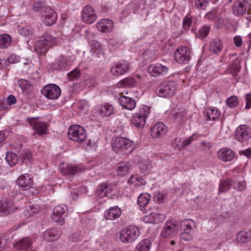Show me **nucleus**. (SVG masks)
<instances>
[{"mask_svg":"<svg viewBox=\"0 0 251 251\" xmlns=\"http://www.w3.org/2000/svg\"><path fill=\"white\" fill-rule=\"evenodd\" d=\"M113 150L116 153L124 154L130 153L134 149L133 142L127 138L117 137L112 144Z\"/></svg>","mask_w":251,"mask_h":251,"instance_id":"1","label":"nucleus"},{"mask_svg":"<svg viewBox=\"0 0 251 251\" xmlns=\"http://www.w3.org/2000/svg\"><path fill=\"white\" fill-rule=\"evenodd\" d=\"M56 45L55 38L49 34H45L35 42L34 49L39 55H45L50 48Z\"/></svg>","mask_w":251,"mask_h":251,"instance_id":"2","label":"nucleus"},{"mask_svg":"<svg viewBox=\"0 0 251 251\" xmlns=\"http://www.w3.org/2000/svg\"><path fill=\"white\" fill-rule=\"evenodd\" d=\"M150 114V107L143 105L139 111L133 116L131 120L132 124L138 128H143L146 124V119Z\"/></svg>","mask_w":251,"mask_h":251,"instance_id":"3","label":"nucleus"},{"mask_svg":"<svg viewBox=\"0 0 251 251\" xmlns=\"http://www.w3.org/2000/svg\"><path fill=\"white\" fill-rule=\"evenodd\" d=\"M233 14L237 17H241L245 14L251 13V4L247 0H236L232 5Z\"/></svg>","mask_w":251,"mask_h":251,"instance_id":"4","label":"nucleus"},{"mask_svg":"<svg viewBox=\"0 0 251 251\" xmlns=\"http://www.w3.org/2000/svg\"><path fill=\"white\" fill-rule=\"evenodd\" d=\"M140 231L136 226H130L120 232V239L123 243H132L139 236Z\"/></svg>","mask_w":251,"mask_h":251,"instance_id":"5","label":"nucleus"},{"mask_svg":"<svg viewBox=\"0 0 251 251\" xmlns=\"http://www.w3.org/2000/svg\"><path fill=\"white\" fill-rule=\"evenodd\" d=\"M176 88V84L174 81H166L159 85L157 90V94L160 97H171L175 93Z\"/></svg>","mask_w":251,"mask_h":251,"instance_id":"6","label":"nucleus"},{"mask_svg":"<svg viewBox=\"0 0 251 251\" xmlns=\"http://www.w3.org/2000/svg\"><path fill=\"white\" fill-rule=\"evenodd\" d=\"M68 136L70 140L81 143L86 139V133L83 127L79 125H74L69 127Z\"/></svg>","mask_w":251,"mask_h":251,"instance_id":"7","label":"nucleus"},{"mask_svg":"<svg viewBox=\"0 0 251 251\" xmlns=\"http://www.w3.org/2000/svg\"><path fill=\"white\" fill-rule=\"evenodd\" d=\"M179 226L176 221L168 220L166 222L162 229L161 235L165 238H171L175 236L179 231Z\"/></svg>","mask_w":251,"mask_h":251,"instance_id":"8","label":"nucleus"},{"mask_svg":"<svg viewBox=\"0 0 251 251\" xmlns=\"http://www.w3.org/2000/svg\"><path fill=\"white\" fill-rule=\"evenodd\" d=\"M73 59L71 56L60 55L50 65L51 68L54 70L64 71L71 65Z\"/></svg>","mask_w":251,"mask_h":251,"instance_id":"9","label":"nucleus"},{"mask_svg":"<svg viewBox=\"0 0 251 251\" xmlns=\"http://www.w3.org/2000/svg\"><path fill=\"white\" fill-rule=\"evenodd\" d=\"M191 50L186 46H181L177 49L174 53L175 60L180 64L188 63L191 59Z\"/></svg>","mask_w":251,"mask_h":251,"instance_id":"10","label":"nucleus"},{"mask_svg":"<svg viewBox=\"0 0 251 251\" xmlns=\"http://www.w3.org/2000/svg\"><path fill=\"white\" fill-rule=\"evenodd\" d=\"M68 207L65 204L57 205L53 209L51 219L54 222L62 225L64 223V220L67 216Z\"/></svg>","mask_w":251,"mask_h":251,"instance_id":"11","label":"nucleus"},{"mask_svg":"<svg viewBox=\"0 0 251 251\" xmlns=\"http://www.w3.org/2000/svg\"><path fill=\"white\" fill-rule=\"evenodd\" d=\"M39 117H28L26 118V122L32 127L33 130L39 135H42L47 133L48 126L47 124L37 120Z\"/></svg>","mask_w":251,"mask_h":251,"instance_id":"12","label":"nucleus"},{"mask_svg":"<svg viewBox=\"0 0 251 251\" xmlns=\"http://www.w3.org/2000/svg\"><path fill=\"white\" fill-rule=\"evenodd\" d=\"M41 21L47 26H50L56 23L57 16L56 12L50 7H45L42 11Z\"/></svg>","mask_w":251,"mask_h":251,"instance_id":"13","label":"nucleus"},{"mask_svg":"<svg viewBox=\"0 0 251 251\" xmlns=\"http://www.w3.org/2000/svg\"><path fill=\"white\" fill-rule=\"evenodd\" d=\"M41 93L49 99L55 100L60 95L61 89L56 84H48L42 89Z\"/></svg>","mask_w":251,"mask_h":251,"instance_id":"14","label":"nucleus"},{"mask_svg":"<svg viewBox=\"0 0 251 251\" xmlns=\"http://www.w3.org/2000/svg\"><path fill=\"white\" fill-rule=\"evenodd\" d=\"M81 18L83 22L87 24H91L96 21L97 17L93 8L87 5L83 8Z\"/></svg>","mask_w":251,"mask_h":251,"instance_id":"15","label":"nucleus"},{"mask_svg":"<svg viewBox=\"0 0 251 251\" xmlns=\"http://www.w3.org/2000/svg\"><path fill=\"white\" fill-rule=\"evenodd\" d=\"M84 169L85 167L80 164L76 166L66 164L60 167V172L64 176H74L82 172Z\"/></svg>","mask_w":251,"mask_h":251,"instance_id":"16","label":"nucleus"},{"mask_svg":"<svg viewBox=\"0 0 251 251\" xmlns=\"http://www.w3.org/2000/svg\"><path fill=\"white\" fill-rule=\"evenodd\" d=\"M235 136L240 142L248 140L251 137V128L246 125H241L237 128Z\"/></svg>","mask_w":251,"mask_h":251,"instance_id":"17","label":"nucleus"},{"mask_svg":"<svg viewBox=\"0 0 251 251\" xmlns=\"http://www.w3.org/2000/svg\"><path fill=\"white\" fill-rule=\"evenodd\" d=\"M17 207L12 201L7 198L2 199L0 201V215H7L13 212Z\"/></svg>","mask_w":251,"mask_h":251,"instance_id":"18","label":"nucleus"},{"mask_svg":"<svg viewBox=\"0 0 251 251\" xmlns=\"http://www.w3.org/2000/svg\"><path fill=\"white\" fill-rule=\"evenodd\" d=\"M168 131L167 127L161 122H158L151 128V135L152 138H159L164 136Z\"/></svg>","mask_w":251,"mask_h":251,"instance_id":"19","label":"nucleus"},{"mask_svg":"<svg viewBox=\"0 0 251 251\" xmlns=\"http://www.w3.org/2000/svg\"><path fill=\"white\" fill-rule=\"evenodd\" d=\"M167 72L168 68L160 64L150 65L148 69V73L153 77L165 75Z\"/></svg>","mask_w":251,"mask_h":251,"instance_id":"20","label":"nucleus"},{"mask_svg":"<svg viewBox=\"0 0 251 251\" xmlns=\"http://www.w3.org/2000/svg\"><path fill=\"white\" fill-rule=\"evenodd\" d=\"M16 182L18 186L23 190H27L33 185V180L28 174L21 175Z\"/></svg>","mask_w":251,"mask_h":251,"instance_id":"21","label":"nucleus"},{"mask_svg":"<svg viewBox=\"0 0 251 251\" xmlns=\"http://www.w3.org/2000/svg\"><path fill=\"white\" fill-rule=\"evenodd\" d=\"M129 66L126 61H122L117 62L111 69V74L115 76L122 75L128 70Z\"/></svg>","mask_w":251,"mask_h":251,"instance_id":"22","label":"nucleus"},{"mask_svg":"<svg viewBox=\"0 0 251 251\" xmlns=\"http://www.w3.org/2000/svg\"><path fill=\"white\" fill-rule=\"evenodd\" d=\"M97 29L101 32L108 33L111 32L114 27L113 22L109 19H103L97 23Z\"/></svg>","mask_w":251,"mask_h":251,"instance_id":"23","label":"nucleus"},{"mask_svg":"<svg viewBox=\"0 0 251 251\" xmlns=\"http://www.w3.org/2000/svg\"><path fill=\"white\" fill-rule=\"evenodd\" d=\"M218 157L220 160L223 161H229L234 158V152L229 148H223L218 151Z\"/></svg>","mask_w":251,"mask_h":251,"instance_id":"24","label":"nucleus"},{"mask_svg":"<svg viewBox=\"0 0 251 251\" xmlns=\"http://www.w3.org/2000/svg\"><path fill=\"white\" fill-rule=\"evenodd\" d=\"M112 186L109 183H103L100 184L97 188L95 194L100 198L107 196L112 191Z\"/></svg>","mask_w":251,"mask_h":251,"instance_id":"25","label":"nucleus"},{"mask_svg":"<svg viewBox=\"0 0 251 251\" xmlns=\"http://www.w3.org/2000/svg\"><path fill=\"white\" fill-rule=\"evenodd\" d=\"M120 105L124 108L132 110L134 109L136 106L135 100L130 97L125 96H122L119 99Z\"/></svg>","mask_w":251,"mask_h":251,"instance_id":"26","label":"nucleus"},{"mask_svg":"<svg viewBox=\"0 0 251 251\" xmlns=\"http://www.w3.org/2000/svg\"><path fill=\"white\" fill-rule=\"evenodd\" d=\"M121 214V209L117 206H115L106 210L104 213V217L106 220H113L118 218Z\"/></svg>","mask_w":251,"mask_h":251,"instance_id":"27","label":"nucleus"},{"mask_svg":"<svg viewBox=\"0 0 251 251\" xmlns=\"http://www.w3.org/2000/svg\"><path fill=\"white\" fill-rule=\"evenodd\" d=\"M60 235V232L56 229L50 228L44 232L43 238L48 242H53L59 239Z\"/></svg>","mask_w":251,"mask_h":251,"instance_id":"28","label":"nucleus"},{"mask_svg":"<svg viewBox=\"0 0 251 251\" xmlns=\"http://www.w3.org/2000/svg\"><path fill=\"white\" fill-rule=\"evenodd\" d=\"M32 244V242L29 237L23 238L17 242L14 247L20 251H25L29 249Z\"/></svg>","mask_w":251,"mask_h":251,"instance_id":"29","label":"nucleus"},{"mask_svg":"<svg viewBox=\"0 0 251 251\" xmlns=\"http://www.w3.org/2000/svg\"><path fill=\"white\" fill-rule=\"evenodd\" d=\"M223 43L219 38H215L211 40L209 45V50L215 53L218 54L222 50Z\"/></svg>","mask_w":251,"mask_h":251,"instance_id":"30","label":"nucleus"},{"mask_svg":"<svg viewBox=\"0 0 251 251\" xmlns=\"http://www.w3.org/2000/svg\"><path fill=\"white\" fill-rule=\"evenodd\" d=\"M130 165L127 161L120 162L116 168V172L119 176H124L126 175L130 170Z\"/></svg>","mask_w":251,"mask_h":251,"instance_id":"31","label":"nucleus"},{"mask_svg":"<svg viewBox=\"0 0 251 251\" xmlns=\"http://www.w3.org/2000/svg\"><path fill=\"white\" fill-rule=\"evenodd\" d=\"M183 231H190L193 230L196 227V223L191 219H186L182 221L179 226Z\"/></svg>","mask_w":251,"mask_h":251,"instance_id":"32","label":"nucleus"},{"mask_svg":"<svg viewBox=\"0 0 251 251\" xmlns=\"http://www.w3.org/2000/svg\"><path fill=\"white\" fill-rule=\"evenodd\" d=\"M206 120L214 121L220 116V112L216 108H208L204 113Z\"/></svg>","mask_w":251,"mask_h":251,"instance_id":"33","label":"nucleus"},{"mask_svg":"<svg viewBox=\"0 0 251 251\" xmlns=\"http://www.w3.org/2000/svg\"><path fill=\"white\" fill-rule=\"evenodd\" d=\"M99 113L102 116H109L114 113V108L108 103H104L100 105Z\"/></svg>","mask_w":251,"mask_h":251,"instance_id":"34","label":"nucleus"},{"mask_svg":"<svg viewBox=\"0 0 251 251\" xmlns=\"http://www.w3.org/2000/svg\"><path fill=\"white\" fill-rule=\"evenodd\" d=\"M136 81L133 77H126L117 83V87L119 88L123 87H133L135 86Z\"/></svg>","mask_w":251,"mask_h":251,"instance_id":"35","label":"nucleus"},{"mask_svg":"<svg viewBox=\"0 0 251 251\" xmlns=\"http://www.w3.org/2000/svg\"><path fill=\"white\" fill-rule=\"evenodd\" d=\"M236 239L238 242L245 243L251 240V231H243L240 232L237 235Z\"/></svg>","mask_w":251,"mask_h":251,"instance_id":"36","label":"nucleus"},{"mask_svg":"<svg viewBox=\"0 0 251 251\" xmlns=\"http://www.w3.org/2000/svg\"><path fill=\"white\" fill-rule=\"evenodd\" d=\"M151 245L149 239H144L137 245L134 251H150Z\"/></svg>","mask_w":251,"mask_h":251,"instance_id":"37","label":"nucleus"},{"mask_svg":"<svg viewBox=\"0 0 251 251\" xmlns=\"http://www.w3.org/2000/svg\"><path fill=\"white\" fill-rule=\"evenodd\" d=\"M211 30L210 25H202L196 33L197 38L203 39V38L207 37L209 33Z\"/></svg>","mask_w":251,"mask_h":251,"instance_id":"38","label":"nucleus"},{"mask_svg":"<svg viewBox=\"0 0 251 251\" xmlns=\"http://www.w3.org/2000/svg\"><path fill=\"white\" fill-rule=\"evenodd\" d=\"M19 87L23 90V92L27 94L30 93L32 91L33 86L31 84L25 79H21L18 81Z\"/></svg>","mask_w":251,"mask_h":251,"instance_id":"39","label":"nucleus"},{"mask_svg":"<svg viewBox=\"0 0 251 251\" xmlns=\"http://www.w3.org/2000/svg\"><path fill=\"white\" fill-rule=\"evenodd\" d=\"M240 62L238 60H234L230 64L229 72L233 76H236L240 71Z\"/></svg>","mask_w":251,"mask_h":251,"instance_id":"40","label":"nucleus"},{"mask_svg":"<svg viewBox=\"0 0 251 251\" xmlns=\"http://www.w3.org/2000/svg\"><path fill=\"white\" fill-rule=\"evenodd\" d=\"M11 43V37L6 34L0 35V48H7Z\"/></svg>","mask_w":251,"mask_h":251,"instance_id":"41","label":"nucleus"},{"mask_svg":"<svg viewBox=\"0 0 251 251\" xmlns=\"http://www.w3.org/2000/svg\"><path fill=\"white\" fill-rule=\"evenodd\" d=\"M150 195L148 193L141 194L138 198L137 202L140 207H144L150 201Z\"/></svg>","mask_w":251,"mask_h":251,"instance_id":"42","label":"nucleus"},{"mask_svg":"<svg viewBox=\"0 0 251 251\" xmlns=\"http://www.w3.org/2000/svg\"><path fill=\"white\" fill-rule=\"evenodd\" d=\"M5 159L10 166L16 165L18 161L17 155L12 152H8L6 153Z\"/></svg>","mask_w":251,"mask_h":251,"instance_id":"43","label":"nucleus"},{"mask_svg":"<svg viewBox=\"0 0 251 251\" xmlns=\"http://www.w3.org/2000/svg\"><path fill=\"white\" fill-rule=\"evenodd\" d=\"M231 188H232L231 179L224 180L222 181L220 185L218 194L225 192L229 190Z\"/></svg>","mask_w":251,"mask_h":251,"instance_id":"44","label":"nucleus"},{"mask_svg":"<svg viewBox=\"0 0 251 251\" xmlns=\"http://www.w3.org/2000/svg\"><path fill=\"white\" fill-rule=\"evenodd\" d=\"M31 159V153L29 151H22L19 155V161L22 163H26Z\"/></svg>","mask_w":251,"mask_h":251,"instance_id":"45","label":"nucleus"},{"mask_svg":"<svg viewBox=\"0 0 251 251\" xmlns=\"http://www.w3.org/2000/svg\"><path fill=\"white\" fill-rule=\"evenodd\" d=\"M231 183L232 188L238 191H242L246 187L245 181L236 182L231 179Z\"/></svg>","mask_w":251,"mask_h":251,"instance_id":"46","label":"nucleus"},{"mask_svg":"<svg viewBox=\"0 0 251 251\" xmlns=\"http://www.w3.org/2000/svg\"><path fill=\"white\" fill-rule=\"evenodd\" d=\"M210 0H195V5L197 9L204 10L208 6Z\"/></svg>","mask_w":251,"mask_h":251,"instance_id":"47","label":"nucleus"},{"mask_svg":"<svg viewBox=\"0 0 251 251\" xmlns=\"http://www.w3.org/2000/svg\"><path fill=\"white\" fill-rule=\"evenodd\" d=\"M238 98L235 96H232L226 100V104L230 108H234L238 104Z\"/></svg>","mask_w":251,"mask_h":251,"instance_id":"48","label":"nucleus"},{"mask_svg":"<svg viewBox=\"0 0 251 251\" xmlns=\"http://www.w3.org/2000/svg\"><path fill=\"white\" fill-rule=\"evenodd\" d=\"M80 75V71L78 68H75L74 70L67 74L68 78L70 80H74L78 79Z\"/></svg>","mask_w":251,"mask_h":251,"instance_id":"49","label":"nucleus"},{"mask_svg":"<svg viewBox=\"0 0 251 251\" xmlns=\"http://www.w3.org/2000/svg\"><path fill=\"white\" fill-rule=\"evenodd\" d=\"M49 6H46V4L44 2L42 1H35L33 6V9L35 11H41L42 12V10H44L45 7H48Z\"/></svg>","mask_w":251,"mask_h":251,"instance_id":"50","label":"nucleus"},{"mask_svg":"<svg viewBox=\"0 0 251 251\" xmlns=\"http://www.w3.org/2000/svg\"><path fill=\"white\" fill-rule=\"evenodd\" d=\"M140 172L143 174L148 173L151 170V167L148 163L140 162L139 164Z\"/></svg>","mask_w":251,"mask_h":251,"instance_id":"51","label":"nucleus"},{"mask_svg":"<svg viewBox=\"0 0 251 251\" xmlns=\"http://www.w3.org/2000/svg\"><path fill=\"white\" fill-rule=\"evenodd\" d=\"M192 18L190 16H186L183 18V26L185 30H189L192 25Z\"/></svg>","mask_w":251,"mask_h":251,"instance_id":"52","label":"nucleus"},{"mask_svg":"<svg viewBox=\"0 0 251 251\" xmlns=\"http://www.w3.org/2000/svg\"><path fill=\"white\" fill-rule=\"evenodd\" d=\"M172 146L173 148L178 150H181L183 149L182 145V141L180 138H176L173 140L172 142Z\"/></svg>","mask_w":251,"mask_h":251,"instance_id":"53","label":"nucleus"},{"mask_svg":"<svg viewBox=\"0 0 251 251\" xmlns=\"http://www.w3.org/2000/svg\"><path fill=\"white\" fill-rule=\"evenodd\" d=\"M218 12L215 9L208 12L205 16V18L208 20L214 21L217 18Z\"/></svg>","mask_w":251,"mask_h":251,"instance_id":"54","label":"nucleus"},{"mask_svg":"<svg viewBox=\"0 0 251 251\" xmlns=\"http://www.w3.org/2000/svg\"><path fill=\"white\" fill-rule=\"evenodd\" d=\"M20 34L24 36H28L32 34V30L28 27H20L19 29Z\"/></svg>","mask_w":251,"mask_h":251,"instance_id":"55","label":"nucleus"},{"mask_svg":"<svg viewBox=\"0 0 251 251\" xmlns=\"http://www.w3.org/2000/svg\"><path fill=\"white\" fill-rule=\"evenodd\" d=\"M180 238L184 241H188L193 238V234L189 231H183L181 234Z\"/></svg>","mask_w":251,"mask_h":251,"instance_id":"56","label":"nucleus"},{"mask_svg":"<svg viewBox=\"0 0 251 251\" xmlns=\"http://www.w3.org/2000/svg\"><path fill=\"white\" fill-rule=\"evenodd\" d=\"M154 215H155V213H151L149 215L145 216L143 218L144 222L148 223H154L155 221Z\"/></svg>","mask_w":251,"mask_h":251,"instance_id":"57","label":"nucleus"},{"mask_svg":"<svg viewBox=\"0 0 251 251\" xmlns=\"http://www.w3.org/2000/svg\"><path fill=\"white\" fill-rule=\"evenodd\" d=\"M164 196L163 194L160 193H157L154 195L153 197L154 201L160 203L163 202L164 201Z\"/></svg>","mask_w":251,"mask_h":251,"instance_id":"58","label":"nucleus"},{"mask_svg":"<svg viewBox=\"0 0 251 251\" xmlns=\"http://www.w3.org/2000/svg\"><path fill=\"white\" fill-rule=\"evenodd\" d=\"M154 216L155 221L154 223L155 224H158L160 222H162L165 219V217L163 214L155 213V215H154Z\"/></svg>","mask_w":251,"mask_h":251,"instance_id":"59","label":"nucleus"},{"mask_svg":"<svg viewBox=\"0 0 251 251\" xmlns=\"http://www.w3.org/2000/svg\"><path fill=\"white\" fill-rule=\"evenodd\" d=\"M7 101L9 105H11L16 103L17 100L14 96L11 95L7 97Z\"/></svg>","mask_w":251,"mask_h":251,"instance_id":"60","label":"nucleus"},{"mask_svg":"<svg viewBox=\"0 0 251 251\" xmlns=\"http://www.w3.org/2000/svg\"><path fill=\"white\" fill-rule=\"evenodd\" d=\"M246 104L245 108L248 109L251 107V93L247 94L246 96Z\"/></svg>","mask_w":251,"mask_h":251,"instance_id":"61","label":"nucleus"},{"mask_svg":"<svg viewBox=\"0 0 251 251\" xmlns=\"http://www.w3.org/2000/svg\"><path fill=\"white\" fill-rule=\"evenodd\" d=\"M234 43L236 47H240L242 44V39L241 37L239 36H236L234 37Z\"/></svg>","mask_w":251,"mask_h":251,"instance_id":"62","label":"nucleus"},{"mask_svg":"<svg viewBox=\"0 0 251 251\" xmlns=\"http://www.w3.org/2000/svg\"><path fill=\"white\" fill-rule=\"evenodd\" d=\"M239 153L241 155H244L248 158H251V149H248L244 151H239Z\"/></svg>","mask_w":251,"mask_h":251,"instance_id":"63","label":"nucleus"},{"mask_svg":"<svg viewBox=\"0 0 251 251\" xmlns=\"http://www.w3.org/2000/svg\"><path fill=\"white\" fill-rule=\"evenodd\" d=\"M8 59L9 62L11 63H15L19 61V57L15 54H11Z\"/></svg>","mask_w":251,"mask_h":251,"instance_id":"64","label":"nucleus"}]
</instances>
